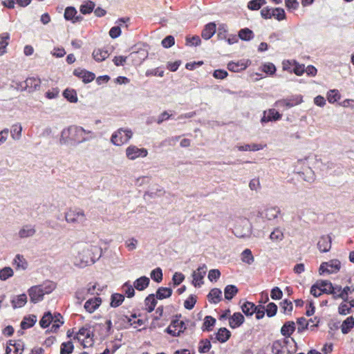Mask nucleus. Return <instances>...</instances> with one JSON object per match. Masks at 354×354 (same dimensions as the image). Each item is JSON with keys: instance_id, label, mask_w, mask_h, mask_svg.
Here are the masks:
<instances>
[{"instance_id": "1", "label": "nucleus", "mask_w": 354, "mask_h": 354, "mask_svg": "<svg viewBox=\"0 0 354 354\" xmlns=\"http://www.w3.org/2000/svg\"><path fill=\"white\" fill-rule=\"evenodd\" d=\"M95 133L82 127L71 125L63 129L60 133L59 143L64 145L76 146L95 138Z\"/></svg>"}, {"instance_id": "2", "label": "nucleus", "mask_w": 354, "mask_h": 354, "mask_svg": "<svg viewBox=\"0 0 354 354\" xmlns=\"http://www.w3.org/2000/svg\"><path fill=\"white\" fill-rule=\"evenodd\" d=\"M102 256V249L99 246L89 244H82L78 247L77 256L75 257L74 264L76 266L84 268L94 263Z\"/></svg>"}, {"instance_id": "3", "label": "nucleus", "mask_w": 354, "mask_h": 354, "mask_svg": "<svg viewBox=\"0 0 354 354\" xmlns=\"http://www.w3.org/2000/svg\"><path fill=\"white\" fill-rule=\"evenodd\" d=\"M55 288V284L50 281H45L41 285L32 286L28 291L30 301L36 304L41 301L44 295L50 294Z\"/></svg>"}, {"instance_id": "4", "label": "nucleus", "mask_w": 354, "mask_h": 354, "mask_svg": "<svg viewBox=\"0 0 354 354\" xmlns=\"http://www.w3.org/2000/svg\"><path fill=\"white\" fill-rule=\"evenodd\" d=\"M272 351L274 354H293L295 352V344L293 339L283 338L273 342Z\"/></svg>"}, {"instance_id": "5", "label": "nucleus", "mask_w": 354, "mask_h": 354, "mask_svg": "<svg viewBox=\"0 0 354 354\" xmlns=\"http://www.w3.org/2000/svg\"><path fill=\"white\" fill-rule=\"evenodd\" d=\"M65 220L73 225H84L87 218L82 209L71 208L65 213Z\"/></svg>"}, {"instance_id": "6", "label": "nucleus", "mask_w": 354, "mask_h": 354, "mask_svg": "<svg viewBox=\"0 0 354 354\" xmlns=\"http://www.w3.org/2000/svg\"><path fill=\"white\" fill-rule=\"evenodd\" d=\"M133 132L128 128H120L114 131L111 137V142L115 146H122L132 138Z\"/></svg>"}, {"instance_id": "7", "label": "nucleus", "mask_w": 354, "mask_h": 354, "mask_svg": "<svg viewBox=\"0 0 354 354\" xmlns=\"http://www.w3.org/2000/svg\"><path fill=\"white\" fill-rule=\"evenodd\" d=\"M17 85L19 88H21V91L27 90L29 93H32L39 89L41 80L36 77H30L24 82L17 83Z\"/></svg>"}, {"instance_id": "8", "label": "nucleus", "mask_w": 354, "mask_h": 354, "mask_svg": "<svg viewBox=\"0 0 354 354\" xmlns=\"http://www.w3.org/2000/svg\"><path fill=\"white\" fill-rule=\"evenodd\" d=\"M251 227L252 226L249 221L243 219L235 225L233 233L239 238L248 237L251 234Z\"/></svg>"}, {"instance_id": "9", "label": "nucleus", "mask_w": 354, "mask_h": 354, "mask_svg": "<svg viewBox=\"0 0 354 354\" xmlns=\"http://www.w3.org/2000/svg\"><path fill=\"white\" fill-rule=\"evenodd\" d=\"M185 329L186 326L185 322L176 318L171 321L169 326L165 329V332L173 337H178Z\"/></svg>"}, {"instance_id": "10", "label": "nucleus", "mask_w": 354, "mask_h": 354, "mask_svg": "<svg viewBox=\"0 0 354 354\" xmlns=\"http://www.w3.org/2000/svg\"><path fill=\"white\" fill-rule=\"evenodd\" d=\"M148 155V151L145 148H138L135 145H130L126 149V156L131 160L138 158H145Z\"/></svg>"}, {"instance_id": "11", "label": "nucleus", "mask_w": 354, "mask_h": 354, "mask_svg": "<svg viewBox=\"0 0 354 354\" xmlns=\"http://www.w3.org/2000/svg\"><path fill=\"white\" fill-rule=\"evenodd\" d=\"M207 266L203 264L199 266L198 268L192 274L193 281L192 283L195 287H200L203 283V279L206 274Z\"/></svg>"}, {"instance_id": "12", "label": "nucleus", "mask_w": 354, "mask_h": 354, "mask_svg": "<svg viewBox=\"0 0 354 354\" xmlns=\"http://www.w3.org/2000/svg\"><path fill=\"white\" fill-rule=\"evenodd\" d=\"M24 348V344L22 341L10 340L6 347V354H21Z\"/></svg>"}, {"instance_id": "13", "label": "nucleus", "mask_w": 354, "mask_h": 354, "mask_svg": "<svg viewBox=\"0 0 354 354\" xmlns=\"http://www.w3.org/2000/svg\"><path fill=\"white\" fill-rule=\"evenodd\" d=\"M281 116L282 115L274 109H270L263 111V115L261 119V122L264 124L268 122L277 121L281 118Z\"/></svg>"}, {"instance_id": "14", "label": "nucleus", "mask_w": 354, "mask_h": 354, "mask_svg": "<svg viewBox=\"0 0 354 354\" xmlns=\"http://www.w3.org/2000/svg\"><path fill=\"white\" fill-rule=\"evenodd\" d=\"M77 10L72 6H68L64 11V19L67 21H71L72 23H76L82 21V17L77 15Z\"/></svg>"}, {"instance_id": "15", "label": "nucleus", "mask_w": 354, "mask_h": 354, "mask_svg": "<svg viewBox=\"0 0 354 354\" xmlns=\"http://www.w3.org/2000/svg\"><path fill=\"white\" fill-rule=\"evenodd\" d=\"M73 74L79 78L82 79L84 83H89L92 82L95 77V75L93 73L80 68L75 69L73 71Z\"/></svg>"}, {"instance_id": "16", "label": "nucleus", "mask_w": 354, "mask_h": 354, "mask_svg": "<svg viewBox=\"0 0 354 354\" xmlns=\"http://www.w3.org/2000/svg\"><path fill=\"white\" fill-rule=\"evenodd\" d=\"M231 336V333L226 328H221L216 333H215V337L214 338L211 336V339L213 340L214 342H216L217 341L221 343H224L227 342Z\"/></svg>"}, {"instance_id": "17", "label": "nucleus", "mask_w": 354, "mask_h": 354, "mask_svg": "<svg viewBox=\"0 0 354 354\" xmlns=\"http://www.w3.org/2000/svg\"><path fill=\"white\" fill-rule=\"evenodd\" d=\"M302 102V97L301 96H297L294 99H286V100H281L276 102L275 105L277 107H286L290 108L297 104H299Z\"/></svg>"}, {"instance_id": "18", "label": "nucleus", "mask_w": 354, "mask_h": 354, "mask_svg": "<svg viewBox=\"0 0 354 354\" xmlns=\"http://www.w3.org/2000/svg\"><path fill=\"white\" fill-rule=\"evenodd\" d=\"M92 337L93 331L91 330V327L89 326H84L79 330L74 339H77L78 341L91 339L92 341Z\"/></svg>"}, {"instance_id": "19", "label": "nucleus", "mask_w": 354, "mask_h": 354, "mask_svg": "<svg viewBox=\"0 0 354 354\" xmlns=\"http://www.w3.org/2000/svg\"><path fill=\"white\" fill-rule=\"evenodd\" d=\"M317 248L321 252H328L331 248V237L328 235L321 236L317 243Z\"/></svg>"}, {"instance_id": "20", "label": "nucleus", "mask_w": 354, "mask_h": 354, "mask_svg": "<svg viewBox=\"0 0 354 354\" xmlns=\"http://www.w3.org/2000/svg\"><path fill=\"white\" fill-rule=\"evenodd\" d=\"M36 233L35 225L31 224H26L22 226L18 232L19 237L25 239L31 237Z\"/></svg>"}, {"instance_id": "21", "label": "nucleus", "mask_w": 354, "mask_h": 354, "mask_svg": "<svg viewBox=\"0 0 354 354\" xmlns=\"http://www.w3.org/2000/svg\"><path fill=\"white\" fill-rule=\"evenodd\" d=\"M245 321L243 315L241 313H234L229 317V325L232 328L241 326Z\"/></svg>"}, {"instance_id": "22", "label": "nucleus", "mask_w": 354, "mask_h": 354, "mask_svg": "<svg viewBox=\"0 0 354 354\" xmlns=\"http://www.w3.org/2000/svg\"><path fill=\"white\" fill-rule=\"evenodd\" d=\"M101 303L100 297H94L86 301L84 308L87 312L92 313L100 306Z\"/></svg>"}, {"instance_id": "23", "label": "nucleus", "mask_w": 354, "mask_h": 354, "mask_svg": "<svg viewBox=\"0 0 354 354\" xmlns=\"http://www.w3.org/2000/svg\"><path fill=\"white\" fill-rule=\"evenodd\" d=\"M150 279L149 277L142 276L140 278L137 279L133 282V287L135 289L139 291H142L145 290L149 285Z\"/></svg>"}, {"instance_id": "24", "label": "nucleus", "mask_w": 354, "mask_h": 354, "mask_svg": "<svg viewBox=\"0 0 354 354\" xmlns=\"http://www.w3.org/2000/svg\"><path fill=\"white\" fill-rule=\"evenodd\" d=\"M216 32V24L214 23L207 24L202 31L201 36L203 39L207 40L210 39Z\"/></svg>"}, {"instance_id": "25", "label": "nucleus", "mask_w": 354, "mask_h": 354, "mask_svg": "<svg viewBox=\"0 0 354 354\" xmlns=\"http://www.w3.org/2000/svg\"><path fill=\"white\" fill-rule=\"evenodd\" d=\"M295 330V324L294 322L289 321L286 322L281 328V334L286 337L285 338L289 337Z\"/></svg>"}, {"instance_id": "26", "label": "nucleus", "mask_w": 354, "mask_h": 354, "mask_svg": "<svg viewBox=\"0 0 354 354\" xmlns=\"http://www.w3.org/2000/svg\"><path fill=\"white\" fill-rule=\"evenodd\" d=\"M322 293L329 294L333 292V286L332 283L328 280H319L316 282Z\"/></svg>"}, {"instance_id": "27", "label": "nucleus", "mask_w": 354, "mask_h": 354, "mask_svg": "<svg viewBox=\"0 0 354 354\" xmlns=\"http://www.w3.org/2000/svg\"><path fill=\"white\" fill-rule=\"evenodd\" d=\"M207 298L210 303L218 304L221 300L222 292L219 288H213L209 292Z\"/></svg>"}, {"instance_id": "28", "label": "nucleus", "mask_w": 354, "mask_h": 354, "mask_svg": "<svg viewBox=\"0 0 354 354\" xmlns=\"http://www.w3.org/2000/svg\"><path fill=\"white\" fill-rule=\"evenodd\" d=\"M92 55L96 62H100L105 60L109 56V53L107 50L96 48L93 50Z\"/></svg>"}, {"instance_id": "29", "label": "nucleus", "mask_w": 354, "mask_h": 354, "mask_svg": "<svg viewBox=\"0 0 354 354\" xmlns=\"http://www.w3.org/2000/svg\"><path fill=\"white\" fill-rule=\"evenodd\" d=\"M27 302V296L26 294H21L13 297L11 300L12 306L14 308H21Z\"/></svg>"}, {"instance_id": "30", "label": "nucleus", "mask_w": 354, "mask_h": 354, "mask_svg": "<svg viewBox=\"0 0 354 354\" xmlns=\"http://www.w3.org/2000/svg\"><path fill=\"white\" fill-rule=\"evenodd\" d=\"M157 304L156 296L154 294L149 295L145 299V305L146 310L149 313H151Z\"/></svg>"}, {"instance_id": "31", "label": "nucleus", "mask_w": 354, "mask_h": 354, "mask_svg": "<svg viewBox=\"0 0 354 354\" xmlns=\"http://www.w3.org/2000/svg\"><path fill=\"white\" fill-rule=\"evenodd\" d=\"M247 66V63H245L243 61L237 62H230L227 64L228 70L232 72H239L245 69Z\"/></svg>"}, {"instance_id": "32", "label": "nucleus", "mask_w": 354, "mask_h": 354, "mask_svg": "<svg viewBox=\"0 0 354 354\" xmlns=\"http://www.w3.org/2000/svg\"><path fill=\"white\" fill-rule=\"evenodd\" d=\"M22 127L20 123L12 125L10 128L11 137L15 140H19L21 138Z\"/></svg>"}, {"instance_id": "33", "label": "nucleus", "mask_w": 354, "mask_h": 354, "mask_svg": "<svg viewBox=\"0 0 354 354\" xmlns=\"http://www.w3.org/2000/svg\"><path fill=\"white\" fill-rule=\"evenodd\" d=\"M37 322V317L35 315H29L25 317L21 322V327L22 329H28L35 325Z\"/></svg>"}, {"instance_id": "34", "label": "nucleus", "mask_w": 354, "mask_h": 354, "mask_svg": "<svg viewBox=\"0 0 354 354\" xmlns=\"http://www.w3.org/2000/svg\"><path fill=\"white\" fill-rule=\"evenodd\" d=\"M280 213L281 209L279 207H271L266 209L265 217L269 221L273 220L277 218Z\"/></svg>"}, {"instance_id": "35", "label": "nucleus", "mask_w": 354, "mask_h": 354, "mask_svg": "<svg viewBox=\"0 0 354 354\" xmlns=\"http://www.w3.org/2000/svg\"><path fill=\"white\" fill-rule=\"evenodd\" d=\"M239 290L234 285H227L224 289L225 298L231 300L238 292Z\"/></svg>"}, {"instance_id": "36", "label": "nucleus", "mask_w": 354, "mask_h": 354, "mask_svg": "<svg viewBox=\"0 0 354 354\" xmlns=\"http://www.w3.org/2000/svg\"><path fill=\"white\" fill-rule=\"evenodd\" d=\"M256 309V305L250 301H246L241 306V310L246 316H252Z\"/></svg>"}, {"instance_id": "37", "label": "nucleus", "mask_w": 354, "mask_h": 354, "mask_svg": "<svg viewBox=\"0 0 354 354\" xmlns=\"http://www.w3.org/2000/svg\"><path fill=\"white\" fill-rule=\"evenodd\" d=\"M354 326V318L353 317H347L341 326V330L343 334H347Z\"/></svg>"}, {"instance_id": "38", "label": "nucleus", "mask_w": 354, "mask_h": 354, "mask_svg": "<svg viewBox=\"0 0 354 354\" xmlns=\"http://www.w3.org/2000/svg\"><path fill=\"white\" fill-rule=\"evenodd\" d=\"M172 294V290L169 288L160 287L156 291L155 295L158 299L169 298Z\"/></svg>"}, {"instance_id": "39", "label": "nucleus", "mask_w": 354, "mask_h": 354, "mask_svg": "<svg viewBox=\"0 0 354 354\" xmlns=\"http://www.w3.org/2000/svg\"><path fill=\"white\" fill-rule=\"evenodd\" d=\"M215 324L216 319H214L212 316L207 315L204 319L202 330L203 331H211L212 330V328L215 325Z\"/></svg>"}, {"instance_id": "40", "label": "nucleus", "mask_w": 354, "mask_h": 354, "mask_svg": "<svg viewBox=\"0 0 354 354\" xmlns=\"http://www.w3.org/2000/svg\"><path fill=\"white\" fill-rule=\"evenodd\" d=\"M354 292V286H346L342 289V291L338 294L337 296H335V299L341 298L344 302L348 301V294Z\"/></svg>"}, {"instance_id": "41", "label": "nucleus", "mask_w": 354, "mask_h": 354, "mask_svg": "<svg viewBox=\"0 0 354 354\" xmlns=\"http://www.w3.org/2000/svg\"><path fill=\"white\" fill-rule=\"evenodd\" d=\"M53 315L50 312H46L39 321V325L42 328H46L53 322Z\"/></svg>"}, {"instance_id": "42", "label": "nucleus", "mask_w": 354, "mask_h": 354, "mask_svg": "<svg viewBox=\"0 0 354 354\" xmlns=\"http://www.w3.org/2000/svg\"><path fill=\"white\" fill-rule=\"evenodd\" d=\"M122 290L128 298H131L135 295V288L130 281L125 282L122 286Z\"/></svg>"}, {"instance_id": "43", "label": "nucleus", "mask_w": 354, "mask_h": 354, "mask_svg": "<svg viewBox=\"0 0 354 354\" xmlns=\"http://www.w3.org/2000/svg\"><path fill=\"white\" fill-rule=\"evenodd\" d=\"M124 300V296L122 294L114 293L111 297V307L116 308L122 304Z\"/></svg>"}, {"instance_id": "44", "label": "nucleus", "mask_w": 354, "mask_h": 354, "mask_svg": "<svg viewBox=\"0 0 354 354\" xmlns=\"http://www.w3.org/2000/svg\"><path fill=\"white\" fill-rule=\"evenodd\" d=\"M284 236L280 227H276L270 234V239L274 242H279L283 240Z\"/></svg>"}, {"instance_id": "45", "label": "nucleus", "mask_w": 354, "mask_h": 354, "mask_svg": "<svg viewBox=\"0 0 354 354\" xmlns=\"http://www.w3.org/2000/svg\"><path fill=\"white\" fill-rule=\"evenodd\" d=\"M239 37L242 40L250 41L253 39L254 33L250 29L245 28L240 30Z\"/></svg>"}, {"instance_id": "46", "label": "nucleus", "mask_w": 354, "mask_h": 354, "mask_svg": "<svg viewBox=\"0 0 354 354\" xmlns=\"http://www.w3.org/2000/svg\"><path fill=\"white\" fill-rule=\"evenodd\" d=\"M63 95L70 102L75 103L77 102L78 99L77 96V93L73 89L66 88V90H64Z\"/></svg>"}, {"instance_id": "47", "label": "nucleus", "mask_w": 354, "mask_h": 354, "mask_svg": "<svg viewBox=\"0 0 354 354\" xmlns=\"http://www.w3.org/2000/svg\"><path fill=\"white\" fill-rule=\"evenodd\" d=\"M241 260L243 262L250 265L254 262V257L250 249L244 250L241 253Z\"/></svg>"}, {"instance_id": "48", "label": "nucleus", "mask_w": 354, "mask_h": 354, "mask_svg": "<svg viewBox=\"0 0 354 354\" xmlns=\"http://www.w3.org/2000/svg\"><path fill=\"white\" fill-rule=\"evenodd\" d=\"M74 350V346L71 341L63 342L60 346V354H71Z\"/></svg>"}, {"instance_id": "49", "label": "nucleus", "mask_w": 354, "mask_h": 354, "mask_svg": "<svg viewBox=\"0 0 354 354\" xmlns=\"http://www.w3.org/2000/svg\"><path fill=\"white\" fill-rule=\"evenodd\" d=\"M327 267L330 269L328 270V274L334 273L339 270L341 267L340 261L337 259L331 260L328 262H326Z\"/></svg>"}, {"instance_id": "50", "label": "nucleus", "mask_w": 354, "mask_h": 354, "mask_svg": "<svg viewBox=\"0 0 354 354\" xmlns=\"http://www.w3.org/2000/svg\"><path fill=\"white\" fill-rule=\"evenodd\" d=\"M340 99V94L336 89L330 90L327 93V100L329 103L333 104Z\"/></svg>"}, {"instance_id": "51", "label": "nucleus", "mask_w": 354, "mask_h": 354, "mask_svg": "<svg viewBox=\"0 0 354 354\" xmlns=\"http://www.w3.org/2000/svg\"><path fill=\"white\" fill-rule=\"evenodd\" d=\"M13 263L17 268L25 270L27 267V263L25 259L20 254L16 255L13 260Z\"/></svg>"}, {"instance_id": "52", "label": "nucleus", "mask_w": 354, "mask_h": 354, "mask_svg": "<svg viewBox=\"0 0 354 354\" xmlns=\"http://www.w3.org/2000/svg\"><path fill=\"white\" fill-rule=\"evenodd\" d=\"M211 346L212 345L209 339H203L199 343L198 351L201 353H207L211 348Z\"/></svg>"}, {"instance_id": "53", "label": "nucleus", "mask_w": 354, "mask_h": 354, "mask_svg": "<svg viewBox=\"0 0 354 354\" xmlns=\"http://www.w3.org/2000/svg\"><path fill=\"white\" fill-rule=\"evenodd\" d=\"M266 3V0H251L248 2V8L251 10H257Z\"/></svg>"}, {"instance_id": "54", "label": "nucleus", "mask_w": 354, "mask_h": 354, "mask_svg": "<svg viewBox=\"0 0 354 354\" xmlns=\"http://www.w3.org/2000/svg\"><path fill=\"white\" fill-rule=\"evenodd\" d=\"M13 275V270L10 267H5L0 270V279L5 281Z\"/></svg>"}, {"instance_id": "55", "label": "nucleus", "mask_w": 354, "mask_h": 354, "mask_svg": "<svg viewBox=\"0 0 354 354\" xmlns=\"http://www.w3.org/2000/svg\"><path fill=\"white\" fill-rule=\"evenodd\" d=\"M95 7V3L92 1H88L80 6V12L84 14L91 13Z\"/></svg>"}, {"instance_id": "56", "label": "nucleus", "mask_w": 354, "mask_h": 354, "mask_svg": "<svg viewBox=\"0 0 354 354\" xmlns=\"http://www.w3.org/2000/svg\"><path fill=\"white\" fill-rule=\"evenodd\" d=\"M272 17L278 21H281L286 18V13L283 8H276L272 11Z\"/></svg>"}, {"instance_id": "57", "label": "nucleus", "mask_w": 354, "mask_h": 354, "mask_svg": "<svg viewBox=\"0 0 354 354\" xmlns=\"http://www.w3.org/2000/svg\"><path fill=\"white\" fill-rule=\"evenodd\" d=\"M151 277L155 281L159 283L162 279V272L160 268H157L151 272Z\"/></svg>"}, {"instance_id": "58", "label": "nucleus", "mask_w": 354, "mask_h": 354, "mask_svg": "<svg viewBox=\"0 0 354 354\" xmlns=\"http://www.w3.org/2000/svg\"><path fill=\"white\" fill-rule=\"evenodd\" d=\"M281 307L282 312L285 314L291 313L293 308L292 302L287 299L283 300L281 303Z\"/></svg>"}, {"instance_id": "59", "label": "nucleus", "mask_w": 354, "mask_h": 354, "mask_svg": "<svg viewBox=\"0 0 354 354\" xmlns=\"http://www.w3.org/2000/svg\"><path fill=\"white\" fill-rule=\"evenodd\" d=\"M196 302V297L194 295H190L184 302V307L187 310H192Z\"/></svg>"}, {"instance_id": "60", "label": "nucleus", "mask_w": 354, "mask_h": 354, "mask_svg": "<svg viewBox=\"0 0 354 354\" xmlns=\"http://www.w3.org/2000/svg\"><path fill=\"white\" fill-rule=\"evenodd\" d=\"M266 311L268 317H273L277 313V306L273 302L269 303L267 306Z\"/></svg>"}, {"instance_id": "61", "label": "nucleus", "mask_w": 354, "mask_h": 354, "mask_svg": "<svg viewBox=\"0 0 354 354\" xmlns=\"http://www.w3.org/2000/svg\"><path fill=\"white\" fill-rule=\"evenodd\" d=\"M262 71L267 74L273 75L276 71V67L272 63H266L262 66Z\"/></svg>"}, {"instance_id": "62", "label": "nucleus", "mask_w": 354, "mask_h": 354, "mask_svg": "<svg viewBox=\"0 0 354 354\" xmlns=\"http://www.w3.org/2000/svg\"><path fill=\"white\" fill-rule=\"evenodd\" d=\"M338 313L342 315H346L351 313V309L348 306V304L343 301L338 307Z\"/></svg>"}, {"instance_id": "63", "label": "nucleus", "mask_w": 354, "mask_h": 354, "mask_svg": "<svg viewBox=\"0 0 354 354\" xmlns=\"http://www.w3.org/2000/svg\"><path fill=\"white\" fill-rule=\"evenodd\" d=\"M88 295V294L86 292L85 288H79L75 292L76 299L80 302H82L83 300H84Z\"/></svg>"}, {"instance_id": "64", "label": "nucleus", "mask_w": 354, "mask_h": 354, "mask_svg": "<svg viewBox=\"0 0 354 354\" xmlns=\"http://www.w3.org/2000/svg\"><path fill=\"white\" fill-rule=\"evenodd\" d=\"M297 323L298 324V332H301L307 328L309 325V322L304 317H300L297 319Z\"/></svg>"}]
</instances>
